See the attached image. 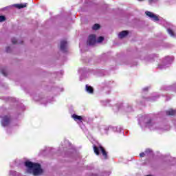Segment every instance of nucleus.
I'll return each mask as SVG.
<instances>
[{
	"mask_svg": "<svg viewBox=\"0 0 176 176\" xmlns=\"http://www.w3.org/2000/svg\"><path fill=\"white\" fill-rule=\"evenodd\" d=\"M25 166L27 168V173L29 174H33L34 176L41 175V174L43 173V170H42V168H41V164L38 163L26 161L25 162Z\"/></svg>",
	"mask_w": 176,
	"mask_h": 176,
	"instance_id": "nucleus-1",
	"label": "nucleus"
},
{
	"mask_svg": "<svg viewBox=\"0 0 176 176\" xmlns=\"http://www.w3.org/2000/svg\"><path fill=\"white\" fill-rule=\"evenodd\" d=\"M139 124L141 127H147L149 130H159V127H157V124L155 123L153 120H151L149 116H143L139 121Z\"/></svg>",
	"mask_w": 176,
	"mask_h": 176,
	"instance_id": "nucleus-2",
	"label": "nucleus"
},
{
	"mask_svg": "<svg viewBox=\"0 0 176 176\" xmlns=\"http://www.w3.org/2000/svg\"><path fill=\"white\" fill-rule=\"evenodd\" d=\"M173 61H174L173 56H166L162 63L158 65L159 69H166V68H168V67L173 64Z\"/></svg>",
	"mask_w": 176,
	"mask_h": 176,
	"instance_id": "nucleus-3",
	"label": "nucleus"
},
{
	"mask_svg": "<svg viewBox=\"0 0 176 176\" xmlns=\"http://www.w3.org/2000/svg\"><path fill=\"white\" fill-rule=\"evenodd\" d=\"M104 41V37L100 36L98 40L96 39V35L91 34L88 37L87 45L89 46H93V45H96V43H101Z\"/></svg>",
	"mask_w": 176,
	"mask_h": 176,
	"instance_id": "nucleus-4",
	"label": "nucleus"
},
{
	"mask_svg": "<svg viewBox=\"0 0 176 176\" xmlns=\"http://www.w3.org/2000/svg\"><path fill=\"white\" fill-rule=\"evenodd\" d=\"M94 151L96 155H100V152L102 153V156L104 157V159L108 158V155L107 154V151H105V149H104L101 145L96 146V144H94Z\"/></svg>",
	"mask_w": 176,
	"mask_h": 176,
	"instance_id": "nucleus-5",
	"label": "nucleus"
},
{
	"mask_svg": "<svg viewBox=\"0 0 176 176\" xmlns=\"http://www.w3.org/2000/svg\"><path fill=\"white\" fill-rule=\"evenodd\" d=\"M72 118L75 120V122H77V123H82V122H86V120H87V118L78 116L76 114H73Z\"/></svg>",
	"mask_w": 176,
	"mask_h": 176,
	"instance_id": "nucleus-6",
	"label": "nucleus"
},
{
	"mask_svg": "<svg viewBox=\"0 0 176 176\" xmlns=\"http://www.w3.org/2000/svg\"><path fill=\"white\" fill-rule=\"evenodd\" d=\"M1 118V126H3V127H6L7 126H9V123H10V117H9V116H3Z\"/></svg>",
	"mask_w": 176,
	"mask_h": 176,
	"instance_id": "nucleus-7",
	"label": "nucleus"
},
{
	"mask_svg": "<svg viewBox=\"0 0 176 176\" xmlns=\"http://www.w3.org/2000/svg\"><path fill=\"white\" fill-rule=\"evenodd\" d=\"M145 14L148 16V17H150L153 21H159L160 20V17L158 15L153 14V12L146 11Z\"/></svg>",
	"mask_w": 176,
	"mask_h": 176,
	"instance_id": "nucleus-8",
	"label": "nucleus"
},
{
	"mask_svg": "<svg viewBox=\"0 0 176 176\" xmlns=\"http://www.w3.org/2000/svg\"><path fill=\"white\" fill-rule=\"evenodd\" d=\"M68 47V43H67V41H60V50L63 53H65L67 52V48Z\"/></svg>",
	"mask_w": 176,
	"mask_h": 176,
	"instance_id": "nucleus-9",
	"label": "nucleus"
},
{
	"mask_svg": "<svg viewBox=\"0 0 176 176\" xmlns=\"http://www.w3.org/2000/svg\"><path fill=\"white\" fill-rule=\"evenodd\" d=\"M153 154V153L152 152V150L147 148L144 153H140V157H145V156H151Z\"/></svg>",
	"mask_w": 176,
	"mask_h": 176,
	"instance_id": "nucleus-10",
	"label": "nucleus"
},
{
	"mask_svg": "<svg viewBox=\"0 0 176 176\" xmlns=\"http://www.w3.org/2000/svg\"><path fill=\"white\" fill-rule=\"evenodd\" d=\"M85 91L88 93L89 94H93L94 93V89L92 88L91 86L89 85H85Z\"/></svg>",
	"mask_w": 176,
	"mask_h": 176,
	"instance_id": "nucleus-11",
	"label": "nucleus"
},
{
	"mask_svg": "<svg viewBox=\"0 0 176 176\" xmlns=\"http://www.w3.org/2000/svg\"><path fill=\"white\" fill-rule=\"evenodd\" d=\"M127 35H129V31L124 30L119 33L118 38H120V39H123V38H124L125 36H127Z\"/></svg>",
	"mask_w": 176,
	"mask_h": 176,
	"instance_id": "nucleus-12",
	"label": "nucleus"
},
{
	"mask_svg": "<svg viewBox=\"0 0 176 176\" xmlns=\"http://www.w3.org/2000/svg\"><path fill=\"white\" fill-rule=\"evenodd\" d=\"M162 90H173V91L176 92V85L174 86H164L162 87Z\"/></svg>",
	"mask_w": 176,
	"mask_h": 176,
	"instance_id": "nucleus-13",
	"label": "nucleus"
},
{
	"mask_svg": "<svg viewBox=\"0 0 176 176\" xmlns=\"http://www.w3.org/2000/svg\"><path fill=\"white\" fill-rule=\"evenodd\" d=\"M167 32H168V34L170 35V36H171L172 38H176V33H174L173 28H168Z\"/></svg>",
	"mask_w": 176,
	"mask_h": 176,
	"instance_id": "nucleus-14",
	"label": "nucleus"
},
{
	"mask_svg": "<svg viewBox=\"0 0 176 176\" xmlns=\"http://www.w3.org/2000/svg\"><path fill=\"white\" fill-rule=\"evenodd\" d=\"M14 6L17 9H23V8H26L27 7V3H21V4H14Z\"/></svg>",
	"mask_w": 176,
	"mask_h": 176,
	"instance_id": "nucleus-15",
	"label": "nucleus"
},
{
	"mask_svg": "<svg viewBox=\"0 0 176 176\" xmlns=\"http://www.w3.org/2000/svg\"><path fill=\"white\" fill-rule=\"evenodd\" d=\"M176 111L173 110V109H170L168 111H166V115L168 116H173V115H175Z\"/></svg>",
	"mask_w": 176,
	"mask_h": 176,
	"instance_id": "nucleus-16",
	"label": "nucleus"
},
{
	"mask_svg": "<svg viewBox=\"0 0 176 176\" xmlns=\"http://www.w3.org/2000/svg\"><path fill=\"white\" fill-rule=\"evenodd\" d=\"M109 130H113V131L117 132V133H120L121 129L120 127L118 126H109Z\"/></svg>",
	"mask_w": 176,
	"mask_h": 176,
	"instance_id": "nucleus-17",
	"label": "nucleus"
},
{
	"mask_svg": "<svg viewBox=\"0 0 176 176\" xmlns=\"http://www.w3.org/2000/svg\"><path fill=\"white\" fill-rule=\"evenodd\" d=\"M9 175L10 176H21V174L16 173L14 170H10Z\"/></svg>",
	"mask_w": 176,
	"mask_h": 176,
	"instance_id": "nucleus-18",
	"label": "nucleus"
},
{
	"mask_svg": "<svg viewBox=\"0 0 176 176\" xmlns=\"http://www.w3.org/2000/svg\"><path fill=\"white\" fill-rule=\"evenodd\" d=\"M159 96H156L155 95H153L151 98H148L146 99V101H156V99L158 98Z\"/></svg>",
	"mask_w": 176,
	"mask_h": 176,
	"instance_id": "nucleus-19",
	"label": "nucleus"
},
{
	"mask_svg": "<svg viewBox=\"0 0 176 176\" xmlns=\"http://www.w3.org/2000/svg\"><path fill=\"white\" fill-rule=\"evenodd\" d=\"M122 107H123V104H116V105L113 107V110H114V111H119V109H122Z\"/></svg>",
	"mask_w": 176,
	"mask_h": 176,
	"instance_id": "nucleus-20",
	"label": "nucleus"
},
{
	"mask_svg": "<svg viewBox=\"0 0 176 176\" xmlns=\"http://www.w3.org/2000/svg\"><path fill=\"white\" fill-rule=\"evenodd\" d=\"M124 110L126 111V112H133V107H131V106H125L124 107Z\"/></svg>",
	"mask_w": 176,
	"mask_h": 176,
	"instance_id": "nucleus-21",
	"label": "nucleus"
},
{
	"mask_svg": "<svg viewBox=\"0 0 176 176\" xmlns=\"http://www.w3.org/2000/svg\"><path fill=\"white\" fill-rule=\"evenodd\" d=\"M92 28L93 30L96 31V30H98L100 28V25L98 23H96Z\"/></svg>",
	"mask_w": 176,
	"mask_h": 176,
	"instance_id": "nucleus-22",
	"label": "nucleus"
},
{
	"mask_svg": "<svg viewBox=\"0 0 176 176\" xmlns=\"http://www.w3.org/2000/svg\"><path fill=\"white\" fill-rule=\"evenodd\" d=\"M5 20H6V17H5V16H0V23H2V21H5Z\"/></svg>",
	"mask_w": 176,
	"mask_h": 176,
	"instance_id": "nucleus-23",
	"label": "nucleus"
},
{
	"mask_svg": "<svg viewBox=\"0 0 176 176\" xmlns=\"http://www.w3.org/2000/svg\"><path fill=\"white\" fill-rule=\"evenodd\" d=\"M101 102L103 105H108L109 100H102Z\"/></svg>",
	"mask_w": 176,
	"mask_h": 176,
	"instance_id": "nucleus-24",
	"label": "nucleus"
},
{
	"mask_svg": "<svg viewBox=\"0 0 176 176\" xmlns=\"http://www.w3.org/2000/svg\"><path fill=\"white\" fill-rule=\"evenodd\" d=\"M12 42L14 45V44L17 43V39H16L15 38H12Z\"/></svg>",
	"mask_w": 176,
	"mask_h": 176,
	"instance_id": "nucleus-25",
	"label": "nucleus"
},
{
	"mask_svg": "<svg viewBox=\"0 0 176 176\" xmlns=\"http://www.w3.org/2000/svg\"><path fill=\"white\" fill-rule=\"evenodd\" d=\"M6 52H7V53H9V52H10V47H8L6 48Z\"/></svg>",
	"mask_w": 176,
	"mask_h": 176,
	"instance_id": "nucleus-26",
	"label": "nucleus"
},
{
	"mask_svg": "<svg viewBox=\"0 0 176 176\" xmlns=\"http://www.w3.org/2000/svg\"><path fill=\"white\" fill-rule=\"evenodd\" d=\"M148 89H149V87H148L143 88V91H146V90H148Z\"/></svg>",
	"mask_w": 176,
	"mask_h": 176,
	"instance_id": "nucleus-27",
	"label": "nucleus"
},
{
	"mask_svg": "<svg viewBox=\"0 0 176 176\" xmlns=\"http://www.w3.org/2000/svg\"><path fill=\"white\" fill-rule=\"evenodd\" d=\"M156 0H148V2L150 3H153V2H155Z\"/></svg>",
	"mask_w": 176,
	"mask_h": 176,
	"instance_id": "nucleus-28",
	"label": "nucleus"
},
{
	"mask_svg": "<svg viewBox=\"0 0 176 176\" xmlns=\"http://www.w3.org/2000/svg\"><path fill=\"white\" fill-rule=\"evenodd\" d=\"M3 74L4 76H6V74L5 72H3Z\"/></svg>",
	"mask_w": 176,
	"mask_h": 176,
	"instance_id": "nucleus-29",
	"label": "nucleus"
},
{
	"mask_svg": "<svg viewBox=\"0 0 176 176\" xmlns=\"http://www.w3.org/2000/svg\"><path fill=\"white\" fill-rule=\"evenodd\" d=\"M104 130H108V128H104Z\"/></svg>",
	"mask_w": 176,
	"mask_h": 176,
	"instance_id": "nucleus-30",
	"label": "nucleus"
},
{
	"mask_svg": "<svg viewBox=\"0 0 176 176\" xmlns=\"http://www.w3.org/2000/svg\"><path fill=\"white\" fill-rule=\"evenodd\" d=\"M139 1H142V0H138Z\"/></svg>",
	"mask_w": 176,
	"mask_h": 176,
	"instance_id": "nucleus-31",
	"label": "nucleus"
}]
</instances>
